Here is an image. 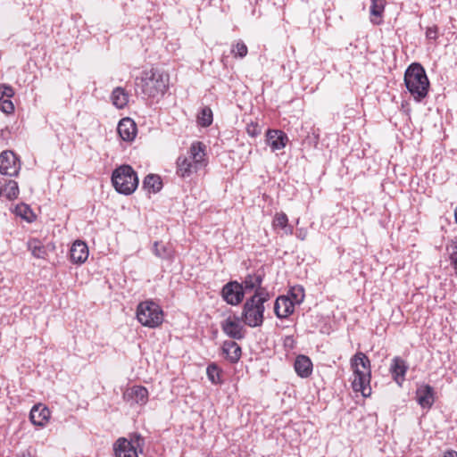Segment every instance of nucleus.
<instances>
[{
    "instance_id": "1",
    "label": "nucleus",
    "mask_w": 457,
    "mask_h": 457,
    "mask_svg": "<svg viewBox=\"0 0 457 457\" xmlns=\"http://www.w3.org/2000/svg\"><path fill=\"white\" fill-rule=\"evenodd\" d=\"M170 76L159 69L145 71L136 79L137 91L151 98L163 96L169 87Z\"/></svg>"
},
{
    "instance_id": "2",
    "label": "nucleus",
    "mask_w": 457,
    "mask_h": 457,
    "mask_svg": "<svg viewBox=\"0 0 457 457\" xmlns=\"http://www.w3.org/2000/svg\"><path fill=\"white\" fill-rule=\"evenodd\" d=\"M403 80L408 92L416 102L420 103L427 97L430 82L420 62H412L408 66Z\"/></svg>"
},
{
    "instance_id": "3",
    "label": "nucleus",
    "mask_w": 457,
    "mask_h": 457,
    "mask_svg": "<svg viewBox=\"0 0 457 457\" xmlns=\"http://www.w3.org/2000/svg\"><path fill=\"white\" fill-rule=\"evenodd\" d=\"M272 296L269 290H263L262 293L253 294L247 298L243 304L241 320L250 328L261 327L264 321V303Z\"/></svg>"
},
{
    "instance_id": "4",
    "label": "nucleus",
    "mask_w": 457,
    "mask_h": 457,
    "mask_svg": "<svg viewBox=\"0 0 457 457\" xmlns=\"http://www.w3.org/2000/svg\"><path fill=\"white\" fill-rule=\"evenodd\" d=\"M353 371L354 379L352 382V388L354 392H360L363 397L371 394L370 386L371 378V366L369 357L362 352H357L350 361Z\"/></svg>"
},
{
    "instance_id": "5",
    "label": "nucleus",
    "mask_w": 457,
    "mask_h": 457,
    "mask_svg": "<svg viewBox=\"0 0 457 457\" xmlns=\"http://www.w3.org/2000/svg\"><path fill=\"white\" fill-rule=\"evenodd\" d=\"M111 180L115 190L125 195L134 193L138 186L137 172L129 164H123L114 169Z\"/></svg>"
},
{
    "instance_id": "6",
    "label": "nucleus",
    "mask_w": 457,
    "mask_h": 457,
    "mask_svg": "<svg viewBox=\"0 0 457 457\" xmlns=\"http://www.w3.org/2000/svg\"><path fill=\"white\" fill-rule=\"evenodd\" d=\"M304 299V289L302 286H294L287 295H279L274 303V312L277 318L282 320L294 313L295 305L300 304Z\"/></svg>"
},
{
    "instance_id": "7",
    "label": "nucleus",
    "mask_w": 457,
    "mask_h": 457,
    "mask_svg": "<svg viewBox=\"0 0 457 457\" xmlns=\"http://www.w3.org/2000/svg\"><path fill=\"white\" fill-rule=\"evenodd\" d=\"M136 314L138 322L145 327L157 328L163 321V311L153 300H145L139 303Z\"/></svg>"
},
{
    "instance_id": "8",
    "label": "nucleus",
    "mask_w": 457,
    "mask_h": 457,
    "mask_svg": "<svg viewBox=\"0 0 457 457\" xmlns=\"http://www.w3.org/2000/svg\"><path fill=\"white\" fill-rule=\"evenodd\" d=\"M145 438L137 433L133 434L130 439L120 437L113 445L116 457H138V452H143Z\"/></svg>"
},
{
    "instance_id": "9",
    "label": "nucleus",
    "mask_w": 457,
    "mask_h": 457,
    "mask_svg": "<svg viewBox=\"0 0 457 457\" xmlns=\"http://www.w3.org/2000/svg\"><path fill=\"white\" fill-rule=\"evenodd\" d=\"M245 291L243 284L237 280H230L226 283L220 291L222 299L229 305L236 306L244 300Z\"/></svg>"
},
{
    "instance_id": "10",
    "label": "nucleus",
    "mask_w": 457,
    "mask_h": 457,
    "mask_svg": "<svg viewBox=\"0 0 457 457\" xmlns=\"http://www.w3.org/2000/svg\"><path fill=\"white\" fill-rule=\"evenodd\" d=\"M19 156L11 150L3 151L0 154V173L3 175L16 177L21 170Z\"/></svg>"
},
{
    "instance_id": "11",
    "label": "nucleus",
    "mask_w": 457,
    "mask_h": 457,
    "mask_svg": "<svg viewBox=\"0 0 457 457\" xmlns=\"http://www.w3.org/2000/svg\"><path fill=\"white\" fill-rule=\"evenodd\" d=\"M241 317H228L220 322L223 333L234 340H241L245 337V330L241 325Z\"/></svg>"
},
{
    "instance_id": "12",
    "label": "nucleus",
    "mask_w": 457,
    "mask_h": 457,
    "mask_svg": "<svg viewBox=\"0 0 457 457\" xmlns=\"http://www.w3.org/2000/svg\"><path fill=\"white\" fill-rule=\"evenodd\" d=\"M265 277V272L263 270H258L254 273H248L243 282L244 289L245 292L247 291H254L253 294L262 293L263 290H268L267 287L262 286L263 279Z\"/></svg>"
},
{
    "instance_id": "13",
    "label": "nucleus",
    "mask_w": 457,
    "mask_h": 457,
    "mask_svg": "<svg viewBox=\"0 0 457 457\" xmlns=\"http://www.w3.org/2000/svg\"><path fill=\"white\" fill-rule=\"evenodd\" d=\"M124 400L132 404L144 405L148 401V391L145 386H134L125 391L123 394Z\"/></svg>"
},
{
    "instance_id": "14",
    "label": "nucleus",
    "mask_w": 457,
    "mask_h": 457,
    "mask_svg": "<svg viewBox=\"0 0 457 457\" xmlns=\"http://www.w3.org/2000/svg\"><path fill=\"white\" fill-rule=\"evenodd\" d=\"M266 144L273 152L286 147L288 142L287 135L279 129H268L266 132Z\"/></svg>"
},
{
    "instance_id": "15",
    "label": "nucleus",
    "mask_w": 457,
    "mask_h": 457,
    "mask_svg": "<svg viewBox=\"0 0 457 457\" xmlns=\"http://www.w3.org/2000/svg\"><path fill=\"white\" fill-rule=\"evenodd\" d=\"M416 401L422 409H430L435 402V390L428 384L418 386Z\"/></svg>"
},
{
    "instance_id": "16",
    "label": "nucleus",
    "mask_w": 457,
    "mask_h": 457,
    "mask_svg": "<svg viewBox=\"0 0 457 457\" xmlns=\"http://www.w3.org/2000/svg\"><path fill=\"white\" fill-rule=\"evenodd\" d=\"M137 131V129L135 121L129 117L121 119L118 123L117 132L123 141H133Z\"/></svg>"
},
{
    "instance_id": "17",
    "label": "nucleus",
    "mask_w": 457,
    "mask_h": 457,
    "mask_svg": "<svg viewBox=\"0 0 457 457\" xmlns=\"http://www.w3.org/2000/svg\"><path fill=\"white\" fill-rule=\"evenodd\" d=\"M206 145L201 141H195L192 143L189 148V158L197 164L199 169H203L206 166L207 161L205 159Z\"/></svg>"
},
{
    "instance_id": "18",
    "label": "nucleus",
    "mask_w": 457,
    "mask_h": 457,
    "mask_svg": "<svg viewBox=\"0 0 457 457\" xmlns=\"http://www.w3.org/2000/svg\"><path fill=\"white\" fill-rule=\"evenodd\" d=\"M50 410L41 404H35L29 412L30 421L37 427H44L50 418Z\"/></svg>"
},
{
    "instance_id": "19",
    "label": "nucleus",
    "mask_w": 457,
    "mask_h": 457,
    "mask_svg": "<svg viewBox=\"0 0 457 457\" xmlns=\"http://www.w3.org/2000/svg\"><path fill=\"white\" fill-rule=\"evenodd\" d=\"M88 247L87 244L81 240H76L70 250V259L73 263L81 264L87 260Z\"/></svg>"
},
{
    "instance_id": "20",
    "label": "nucleus",
    "mask_w": 457,
    "mask_h": 457,
    "mask_svg": "<svg viewBox=\"0 0 457 457\" xmlns=\"http://www.w3.org/2000/svg\"><path fill=\"white\" fill-rule=\"evenodd\" d=\"M408 370V365L405 361L399 356L393 358L389 371L392 375L393 379L398 384L402 385L404 380L406 372Z\"/></svg>"
},
{
    "instance_id": "21",
    "label": "nucleus",
    "mask_w": 457,
    "mask_h": 457,
    "mask_svg": "<svg viewBox=\"0 0 457 457\" xmlns=\"http://www.w3.org/2000/svg\"><path fill=\"white\" fill-rule=\"evenodd\" d=\"M198 170L195 164L188 156H179L177 160V175L183 179L191 177Z\"/></svg>"
},
{
    "instance_id": "22",
    "label": "nucleus",
    "mask_w": 457,
    "mask_h": 457,
    "mask_svg": "<svg viewBox=\"0 0 457 457\" xmlns=\"http://www.w3.org/2000/svg\"><path fill=\"white\" fill-rule=\"evenodd\" d=\"M222 354L231 363H237L242 354L240 345L232 340H226L221 346Z\"/></svg>"
},
{
    "instance_id": "23",
    "label": "nucleus",
    "mask_w": 457,
    "mask_h": 457,
    "mask_svg": "<svg viewBox=\"0 0 457 457\" xmlns=\"http://www.w3.org/2000/svg\"><path fill=\"white\" fill-rule=\"evenodd\" d=\"M294 368L299 377L308 378L312 371V362L308 356L300 354L295 358Z\"/></svg>"
},
{
    "instance_id": "24",
    "label": "nucleus",
    "mask_w": 457,
    "mask_h": 457,
    "mask_svg": "<svg viewBox=\"0 0 457 457\" xmlns=\"http://www.w3.org/2000/svg\"><path fill=\"white\" fill-rule=\"evenodd\" d=\"M386 0H371L370 6V22L374 25L382 23V15L384 13Z\"/></svg>"
},
{
    "instance_id": "25",
    "label": "nucleus",
    "mask_w": 457,
    "mask_h": 457,
    "mask_svg": "<svg viewBox=\"0 0 457 457\" xmlns=\"http://www.w3.org/2000/svg\"><path fill=\"white\" fill-rule=\"evenodd\" d=\"M143 188L150 194L158 193L162 188L161 177L156 174H148L143 180Z\"/></svg>"
},
{
    "instance_id": "26",
    "label": "nucleus",
    "mask_w": 457,
    "mask_h": 457,
    "mask_svg": "<svg viewBox=\"0 0 457 457\" xmlns=\"http://www.w3.org/2000/svg\"><path fill=\"white\" fill-rule=\"evenodd\" d=\"M28 249L31 254L38 259H46L47 250L46 246L37 238H32L28 242Z\"/></svg>"
},
{
    "instance_id": "27",
    "label": "nucleus",
    "mask_w": 457,
    "mask_h": 457,
    "mask_svg": "<svg viewBox=\"0 0 457 457\" xmlns=\"http://www.w3.org/2000/svg\"><path fill=\"white\" fill-rule=\"evenodd\" d=\"M111 97L113 105L119 109L125 107L129 102V95L120 87L113 89Z\"/></svg>"
},
{
    "instance_id": "28",
    "label": "nucleus",
    "mask_w": 457,
    "mask_h": 457,
    "mask_svg": "<svg viewBox=\"0 0 457 457\" xmlns=\"http://www.w3.org/2000/svg\"><path fill=\"white\" fill-rule=\"evenodd\" d=\"M221 372H222V370L219 368V366L215 362H212L207 366V369H206L207 378L214 385H219V384L222 383Z\"/></svg>"
},
{
    "instance_id": "29",
    "label": "nucleus",
    "mask_w": 457,
    "mask_h": 457,
    "mask_svg": "<svg viewBox=\"0 0 457 457\" xmlns=\"http://www.w3.org/2000/svg\"><path fill=\"white\" fill-rule=\"evenodd\" d=\"M213 120L212 111L210 107L204 106L197 115V122L201 127H209Z\"/></svg>"
},
{
    "instance_id": "30",
    "label": "nucleus",
    "mask_w": 457,
    "mask_h": 457,
    "mask_svg": "<svg viewBox=\"0 0 457 457\" xmlns=\"http://www.w3.org/2000/svg\"><path fill=\"white\" fill-rule=\"evenodd\" d=\"M3 195H4L8 200L16 199L19 195L18 183L14 180L5 182L4 186H3Z\"/></svg>"
},
{
    "instance_id": "31",
    "label": "nucleus",
    "mask_w": 457,
    "mask_h": 457,
    "mask_svg": "<svg viewBox=\"0 0 457 457\" xmlns=\"http://www.w3.org/2000/svg\"><path fill=\"white\" fill-rule=\"evenodd\" d=\"M15 213L29 222L32 221V220L29 217V214L32 215V211L30 207L25 204H18L15 208Z\"/></svg>"
},
{
    "instance_id": "32",
    "label": "nucleus",
    "mask_w": 457,
    "mask_h": 457,
    "mask_svg": "<svg viewBox=\"0 0 457 457\" xmlns=\"http://www.w3.org/2000/svg\"><path fill=\"white\" fill-rule=\"evenodd\" d=\"M231 52L236 57L244 58L246 56L248 49L243 41H238L235 46H233Z\"/></svg>"
},
{
    "instance_id": "33",
    "label": "nucleus",
    "mask_w": 457,
    "mask_h": 457,
    "mask_svg": "<svg viewBox=\"0 0 457 457\" xmlns=\"http://www.w3.org/2000/svg\"><path fill=\"white\" fill-rule=\"evenodd\" d=\"M288 219L284 212L277 213L273 219V226L286 229L287 228Z\"/></svg>"
},
{
    "instance_id": "34",
    "label": "nucleus",
    "mask_w": 457,
    "mask_h": 457,
    "mask_svg": "<svg viewBox=\"0 0 457 457\" xmlns=\"http://www.w3.org/2000/svg\"><path fill=\"white\" fill-rule=\"evenodd\" d=\"M447 249H451L449 259L457 274V240H453Z\"/></svg>"
},
{
    "instance_id": "35",
    "label": "nucleus",
    "mask_w": 457,
    "mask_h": 457,
    "mask_svg": "<svg viewBox=\"0 0 457 457\" xmlns=\"http://www.w3.org/2000/svg\"><path fill=\"white\" fill-rule=\"evenodd\" d=\"M153 252L157 257L161 259H167L170 256V253L168 252L167 248L164 245H160L158 242L154 244Z\"/></svg>"
},
{
    "instance_id": "36",
    "label": "nucleus",
    "mask_w": 457,
    "mask_h": 457,
    "mask_svg": "<svg viewBox=\"0 0 457 457\" xmlns=\"http://www.w3.org/2000/svg\"><path fill=\"white\" fill-rule=\"evenodd\" d=\"M14 95V90L11 86L1 85L0 86V101L6 98H12Z\"/></svg>"
},
{
    "instance_id": "37",
    "label": "nucleus",
    "mask_w": 457,
    "mask_h": 457,
    "mask_svg": "<svg viewBox=\"0 0 457 457\" xmlns=\"http://www.w3.org/2000/svg\"><path fill=\"white\" fill-rule=\"evenodd\" d=\"M0 110L4 113H12L14 111V105L11 98L0 101Z\"/></svg>"
},
{
    "instance_id": "38",
    "label": "nucleus",
    "mask_w": 457,
    "mask_h": 457,
    "mask_svg": "<svg viewBox=\"0 0 457 457\" xmlns=\"http://www.w3.org/2000/svg\"><path fill=\"white\" fill-rule=\"evenodd\" d=\"M261 132H262V129L257 123L251 122L250 124H247L246 133L250 137H256L258 135L261 134Z\"/></svg>"
},
{
    "instance_id": "39",
    "label": "nucleus",
    "mask_w": 457,
    "mask_h": 457,
    "mask_svg": "<svg viewBox=\"0 0 457 457\" xmlns=\"http://www.w3.org/2000/svg\"><path fill=\"white\" fill-rule=\"evenodd\" d=\"M426 37L430 40H436L438 37V27L434 25L426 29Z\"/></svg>"
},
{
    "instance_id": "40",
    "label": "nucleus",
    "mask_w": 457,
    "mask_h": 457,
    "mask_svg": "<svg viewBox=\"0 0 457 457\" xmlns=\"http://www.w3.org/2000/svg\"><path fill=\"white\" fill-rule=\"evenodd\" d=\"M295 341L293 336H287L284 339V345L287 348L293 349L295 347Z\"/></svg>"
},
{
    "instance_id": "41",
    "label": "nucleus",
    "mask_w": 457,
    "mask_h": 457,
    "mask_svg": "<svg viewBox=\"0 0 457 457\" xmlns=\"http://www.w3.org/2000/svg\"><path fill=\"white\" fill-rule=\"evenodd\" d=\"M443 457H457V452L453 450H447Z\"/></svg>"
},
{
    "instance_id": "42",
    "label": "nucleus",
    "mask_w": 457,
    "mask_h": 457,
    "mask_svg": "<svg viewBox=\"0 0 457 457\" xmlns=\"http://www.w3.org/2000/svg\"><path fill=\"white\" fill-rule=\"evenodd\" d=\"M16 457H31V454L29 453V451L26 450V451H22L21 453H19Z\"/></svg>"
},
{
    "instance_id": "43",
    "label": "nucleus",
    "mask_w": 457,
    "mask_h": 457,
    "mask_svg": "<svg viewBox=\"0 0 457 457\" xmlns=\"http://www.w3.org/2000/svg\"><path fill=\"white\" fill-rule=\"evenodd\" d=\"M454 218H455V222L457 223V206H456V209L454 211Z\"/></svg>"
},
{
    "instance_id": "44",
    "label": "nucleus",
    "mask_w": 457,
    "mask_h": 457,
    "mask_svg": "<svg viewBox=\"0 0 457 457\" xmlns=\"http://www.w3.org/2000/svg\"><path fill=\"white\" fill-rule=\"evenodd\" d=\"M3 195V185L0 182V196Z\"/></svg>"
},
{
    "instance_id": "45",
    "label": "nucleus",
    "mask_w": 457,
    "mask_h": 457,
    "mask_svg": "<svg viewBox=\"0 0 457 457\" xmlns=\"http://www.w3.org/2000/svg\"><path fill=\"white\" fill-rule=\"evenodd\" d=\"M285 309V305H280V311H283Z\"/></svg>"
}]
</instances>
